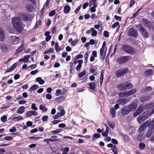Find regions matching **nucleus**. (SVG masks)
<instances>
[{"label":"nucleus","mask_w":154,"mask_h":154,"mask_svg":"<svg viewBox=\"0 0 154 154\" xmlns=\"http://www.w3.org/2000/svg\"><path fill=\"white\" fill-rule=\"evenodd\" d=\"M123 50L128 54H132L136 53V51L134 48L128 45H124L123 46Z\"/></svg>","instance_id":"nucleus-4"},{"label":"nucleus","mask_w":154,"mask_h":154,"mask_svg":"<svg viewBox=\"0 0 154 154\" xmlns=\"http://www.w3.org/2000/svg\"><path fill=\"white\" fill-rule=\"evenodd\" d=\"M150 98L149 96H144L140 98V100L141 102H144L149 100Z\"/></svg>","instance_id":"nucleus-32"},{"label":"nucleus","mask_w":154,"mask_h":154,"mask_svg":"<svg viewBox=\"0 0 154 154\" xmlns=\"http://www.w3.org/2000/svg\"><path fill=\"white\" fill-rule=\"evenodd\" d=\"M154 113V109H152L151 110H148L145 112L143 114L146 117V118L147 119L151 115H152Z\"/></svg>","instance_id":"nucleus-12"},{"label":"nucleus","mask_w":154,"mask_h":154,"mask_svg":"<svg viewBox=\"0 0 154 154\" xmlns=\"http://www.w3.org/2000/svg\"><path fill=\"white\" fill-rule=\"evenodd\" d=\"M153 128H149V130L145 135L147 138L149 137L153 134L154 131Z\"/></svg>","instance_id":"nucleus-15"},{"label":"nucleus","mask_w":154,"mask_h":154,"mask_svg":"<svg viewBox=\"0 0 154 154\" xmlns=\"http://www.w3.org/2000/svg\"><path fill=\"white\" fill-rule=\"evenodd\" d=\"M125 85L126 89L131 88L133 87L132 85L130 83L127 82H125Z\"/></svg>","instance_id":"nucleus-37"},{"label":"nucleus","mask_w":154,"mask_h":154,"mask_svg":"<svg viewBox=\"0 0 154 154\" xmlns=\"http://www.w3.org/2000/svg\"><path fill=\"white\" fill-rule=\"evenodd\" d=\"M128 70L127 69H120L116 73V75L118 77L122 76L128 72Z\"/></svg>","instance_id":"nucleus-5"},{"label":"nucleus","mask_w":154,"mask_h":154,"mask_svg":"<svg viewBox=\"0 0 154 154\" xmlns=\"http://www.w3.org/2000/svg\"><path fill=\"white\" fill-rule=\"evenodd\" d=\"M112 151L115 154H118L117 149L116 148V147L115 145H114L113 146V147L112 148Z\"/></svg>","instance_id":"nucleus-51"},{"label":"nucleus","mask_w":154,"mask_h":154,"mask_svg":"<svg viewBox=\"0 0 154 154\" xmlns=\"http://www.w3.org/2000/svg\"><path fill=\"white\" fill-rule=\"evenodd\" d=\"M107 48H101L100 50V58L101 60H104L105 58L107 51Z\"/></svg>","instance_id":"nucleus-7"},{"label":"nucleus","mask_w":154,"mask_h":154,"mask_svg":"<svg viewBox=\"0 0 154 154\" xmlns=\"http://www.w3.org/2000/svg\"><path fill=\"white\" fill-rule=\"evenodd\" d=\"M50 1V0H47L45 4L44 5V6H45L46 9H47L49 7Z\"/></svg>","instance_id":"nucleus-57"},{"label":"nucleus","mask_w":154,"mask_h":154,"mask_svg":"<svg viewBox=\"0 0 154 154\" xmlns=\"http://www.w3.org/2000/svg\"><path fill=\"white\" fill-rule=\"evenodd\" d=\"M4 139L5 140H11L13 139V137L11 136H6L4 138Z\"/></svg>","instance_id":"nucleus-64"},{"label":"nucleus","mask_w":154,"mask_h":154,"mask_svg":"<svg viewBox=\"0 0 154 154\" xmlns=\"http://www.w3.org/2000/svg\"><path fill=\"white\" fill-rule=\"evenodd\" d=\"M30 57V56L29 55L25 56L23 58L20 59L19 61L20 62H23L24 63L28 62L29 58Z\"/></svg>","instance_id":"nucleus-17"},{"label":"nucleus","mask_w":154,"mask_h":154,"mask_svg":"<svg viewBox=\"0 0 154 154\" xmlns=\"http://www.w3.org/2000/svg\"><path fill=\"white\" fill-rule=\"evenodd\" d=\"M128 35L130 36L135 37L137 36V32L135 29L133 28H131L129 30Z\"/></svg>","instance_id":"nucleus-10"},{"label":"nucleus","mask_w":154,"mask_h":154,"mask_svg":"<svg viewBox=\"0 0 154 154\" xmlns=\"http://www.w3.org/2000/svg\"><path fill=\"white\" fill-rule=\"evenodd\" d=\"M39 109L42 110V112H45L48 110V108L45 106L43 105H39Z\"/></svg>","instance_id":"nucleus-24"},{"label":"nucleus","mask_w":154,"mask_h":154,"mask_svg":"<svg viewBox=\"0 0 154 154\" xmlns=\"http://www.w3.org/2000/svg\"><path fill=\"white\" fill-rule=\"evenodd\" d=\"M86 73V72L85 70H83L82 72L79 73L78 74V78H81L85 75Z\"/></svg>","instance_id":"nucleus-34"},{"label":"nucleus","mask_w":154,"mask_h":154,"mask_svg":"<svg viewBox=\"0 0 154 154\" xmlns=\"http://www.w3.org/2000/svg\"><path fill=\"white\" fill-rule=\"evenodd\" d=\"M26 115L28 117H30L32 115L36 116L37 115V113L36 111L33 110H30L27 112Z\"/></svg>","instance_id":"nucleus-14"},{"label":"nucleus","mask_w":154,"mask_h":154,"mask_svg":"<svg viewBox=\"0 0 154 154\" xmlns=\"http://www.w3.org/2000/svg\"><path fill=\"white\" fill-rule=\"evenodd\" d=\"M70 7L68 5H65L64 8V13L65 14H68L70 12Z\"/></svg>","instance_id":"nucleus-26"},{"label":"nucleus","mask_w":154,"mask_h":154,"mask_svg":"<svg viewBox=\"0 0 154 154\" xmlns=\"http://www.w3.org/2000/svg\"><path fill=\"white\" fill-rule=\"evenodd\" d=\"M152 89V88L150 87H146L145 88L141 90V92L142 93L147 92L149 91H151Z\"/></svg>","instance_id":"nucleus-28"},{"label":"nucleus","mask_w":154,"mask_h":154,"mask_svg":"<svg viewBox=\"0 0 154 154\" xmlns=\"http://www.w3.org/2000/svg\"><path fill=\"white\" fill-rule=\"evenodd\" d=\"M128 106L122 109L121 113L123 115H125L128 114L130 112Z\"/></svg>","instance_id":"nucleus-18"},{"label":"nucleus","mask_w":154,"mask_h":154,"mask_svg":"<svg viewBox=\"0 0 154 154\" xmlns=\"http://www.w3.org/2000/svg\"><path fill=\"white\" fill-rule=\"evenodd\" d=\"M70 67L69 68L70 72L72 74L73 73V71L74 70L75 68V66L74 63H70Z\"/></svg>","instance_id":"nucleus-36"},{"label":"nucleus","mask_w":154,"mask_h":154,"mask_svg":"<svg viewBox=\"0 0 154 154\" xmlns=\"http://www.w3.org/2000/svg\"><path fill=\"white\" fill-rule=\"evenodd\" d=\"M123 136L125 141H128L129 140V138L127 135L124 134L123 135Z\"/></svg>","instance_id":"nucleus-59"},{"label":"nucleus","mask_w":154,"mask_h":154,"mask_svg":"<svg viewBox=\"0 0 154 154\" xmlns=\"http://www.w3.org/2000/svg\"><path fill=\"white\" fill-rule=\"evenodd\" d=\"M118 102L121 105H124L127 102V99L126 98H120L118 100Z\"/></svg>","instance_id":"nucleus-22"},{"label":"nucleus","mask_w":154,"mask_h":154,"mask_svg":"<svg viewBox=\"0 0 154 154\" xmlns=\"http://www.w3.org/2000/svg\"><path fill=\"white\" fill-rule=\"evenodd\" d=\"M55 48L57 52H59L61 50L59 46V44L58 42L55 43Z\"/></svg>","instance_id":"nucleus-42"},{"label":"nucleus","mask_w":154,"mask_h":154,"mask_svg":"<svg viewBox=\"0 0 154 154\" xmlns=\"http://www.w3.org/2000/svg\"><path fill=\"white\" fill-rule=\"evenodd\" d=\"M61 131V130L60 129H57L51 131V132L53 133L54 134H58Z\"/></svg>","instance_id":"nucleus-55"},{"label":"nucleus","mask_w":154,"mask_h":154,"mask_svg":"<svg viewBox=\"0 0 154 154\" xmlns=\"http://www.w3.org/2000/svg\"><path fill=\"white\" fill-rule=\"evenodd\" d=\"M35 81L36 82H38L39 84L41 85L43 84L45 82L44 80L42 79L40 77L37 78L36 79Z\"/></svg>","instance_id":"nucleus-23"},{"label":"nucleus","mask_w":154,"mask_h":154,"mask_svg":"<svg viewBox=\"0 0 154 154\" xmlns=\"http://www.w3.org/2000/svg\"><path fill=\"white\" fill-rule=\"evenodd\" d=\"M118 95L119 97H123L128 96L127 91L119 93L118 94Z\"/></svg>","instance_id":"nucleus-33"},{"label":"nucleus","mask_w":154,"mask_h":154,"mask_svg":"<svg viewBox=\"0 0 154 154\" xmlns=\"http://www.w3.org/2000/svg\"><path fill=\"white\" fill-rule=\"evenodd\" d=\"M97 0H90L89 2V6L90 7L92 6L93 5H97L96 3V2Z\"/></svg>","instance_id":"nucleus-43"},{"label":"nucleus","mask_w":154,"mask_h":154,"mask_svg":"<svg viewBox=\"0 0 154 154\" xmlns=\"http://www.w3.org/2000/svg\"><path fill=\"white\" fill-rule=\"evenodd\" d=\"M153 72V70L152 69H148L145 72V74L147 76H149L151 75Z\"/></svg>","instance_id":"nucleus-27"},{"label":"nucleus","mask_w":154,"mask_h":154,"mask_svg":"<svg viewBox=\"0 0 154 154\" xmlns=\"http://www.w3.org/2000/svg\"><path fill=\"white\" fill-rule=\"evenodd\" d=\"M131 59V57L129 56H125L119 58L118 59L119 63H123L127 62V61Z\"/></svg>","instance_id":"nucleus-6"},{"label":"nucleus","mask_w":154,"mask_h":154,"mask_svg":"<svg viewBox=\"0 0 154 154\" xmlns=\"http://www.w3.org/2000/svg\"><path fill=\"white\" fill-rule=\"evenodd\" d=\"M146 108V106L141 104L140 105L135 112L133 114L134 117H136L138 116L140 113L143 112Z\"/></svg>","instance_id":"nucleus-3"},{"label":"nucleus","mask_w":154,"mask_h":154,"mask_svg":"<svg viewBox=\"0 0 154 154\" xmlns=\"http://www.w3.org/2000/svg\"><path fill=\"white\" fill-rule=\"evenodd\" d=\"M56 13V11L54 10H53L51 11L49 14V16L52 17L54 16Z\"/></svg>","instance_id":"nucleus-58"},{"label":"nucleus","mask_w":154,"mask_h":154,"mask_svg":"<svg viewBox=\"0 0 154 154\" xmlns=\"http://www.w3.org/2000/svg\"><path fill=\"white\" fill-rule=\"evenodd\" d=\"M20 17L24 21H27L29 20V16L28 14H22L20 16Z\"/></svg>","instance_id":"nucleus-21"},{"label":"nucleus","mask_w":154,"mask_h":154,"mask_svg":"<svg viewBox=\"0 0 154 154\" xmlns=\"http://www.w3.org/2000/svg\"><path fill=\"white\" fill-rule=\"evenodd\" d=\"M7 119V117L5 115L3 116L1 118V121L3 122H5Z\"/></svg>","instance_id":"nucleus-56"},{"label":"nucleus","mask_w":154,"mask_h":154,"mask_svg":"<svg viewBox=\"0 0 154 154\" xmlns=\"http://www.w3.org/2000/svg\"><path fill=\"white\" fill-rule=\"evenodd\" d=\"M10 40L12 41V43L14 44H17L19 40V38L18 37H16L15 36H11L10 37Z\"/></svg>","instance_id":"nucleus-20"},{"label":"nucleus","mask_w":154,"mask_h":154,"mask_svg":"<svg viewBox=\"0 0 154 154\" xmlns=\"http://www.w3.org/2000/svg\"><path fill=\"white\" fill-rule=\"evenodd\" d=\"M137 104L136 102H132L131 104L128 106L130 112L134 111L137 108Z\"/></svg>","instance_id":"nucleus-9"},{"label":"nucleus","mask_w":154,"mask_h":154,"mask_svg":"<svg viewBox=\"0 0 154 154\" xmlns=\"http://www.w3.org/2000/svg\"><path fill=\"white\" fill-rule=\"evenodd\" d=\"M38 88V85L35 84L33 85L32 87L29 89V91H32L36 90Z\"/></svg>","instance_id":"nucleus-44"},{"label":"nucleus","mask_w":154,"mask_h":154,"mask_svg":"<svg viewBox=\"0 0 154 154\" xmlns=\"http://www.w3.org/2000/svg\"><path fill=\"white\" fill-rule=\"evenodd\" d=\"M109 132V129L108 128H106V130L102 133V135L105 137H106L108 135Z\"/></svg>","instance_id":"nucleus-48"},{"label":"nucleus","mask_w":154,"mask_h":154,"mask_svg":"<svg viewBox=\"0 0 154 154\" xmlns=\"http://www.w3.org/2000/svg\"><path fill=\"white\" fill-rule=\"evenodd\" d=\"M26 9L29 12H32L33 9L32 6L31 5H27L26 7Z\"/></svg>","instance_id":"nucleus-47"},{"label":"nucleus","mask_w":154,"mask_h":154,"mask_svg":"<svg viewBox=\"0 0 154 154\" xmlns=\"http://www.w3.org/2000/svg\"><path fill=\"white\" fill-rule=\"evenodd\" d=\"M119 25V23L118 22H115L114 24L112 25V27L113 28H115Z\"/></svg>","instance_id":"nucleus-61"},{"label":"nucleus","mask_w":154,"mask_h":154,"mask_svg":"<svg viewBox=\"0 0 154 154\" xmlns=\"http://www.w3.org/2000/svg\"><path fill=\"white\" fill-rule=\"evenodd\" d=\"M142 22L145 26L149 28H151V27L150 26V23L146 19H143L142 20Z\"/></svg>","instance_id":"nucleus-19"},{"label":"nucleus","mask_w":154,"mask_h":154,"mask_svg":"<svg viewBox=\"0 0 154 154\" xmlns=\"http://www.w3.org/2000/svg\"><path fill=\"white\" fill-rule=\"evenodd\" d=\"M41 20H39L36 23L35 25V26L34 28L35 29L38 28L40 27L41 25Z\"/></svg>","instance_id":"nucleus-45"},{"label":"nucleus","mask_w":154,"mask_h":154,"mask_svg":"<svg viewBox=\"0 0 154 154\" xmlns=\"http://www.w3.org/2000/svg\"><path fill=\"white\" fill-rule=\"evenodd\" d=\"M146 126H147L150 128H154V119L151 122L148 120L142 124L139 128V132H140L144 131Z\"/></svg>","instance_id":"nucleus-2"},{"label":"nucleus","mask_w":154,"mask_h":154,"mask_svg":"<svg viewBox=\"0 0 154 154\" xmlns=\"http://www.w3.org/2000/svg\"><path fill=\"white\" fill-rule=\"evenodd\" d=\"M12 23L16 30L18 32L22 30L23 28V25L21 20L17 17L12 19Z\"/></svg>","instance_id":"nucleus-1"},{"label":"nucleus","mask_w":154,"mask_h":154,"mask_svg":"<svg viewBox=\"0 0 154 154\" xmlns=\"http://www.w3.org/2000/svg\"><path fill=\"white\" fill-rule=\"evenodd\" d=\"M146 119V117L143 114L137 119L138 122L140 124L141 123Z\"/></svg>","instance_id":"nucleus-13"},{"label":"nucleus","mask_w":154,"mask_h":154,"mask_svg":"<svg viewBox=\"0 0 154 154\" xmlns=\"http://www.w3.org/2000/svg\"><path fill=\"white\" fill-rule=\"evenodd\" d=\"M139 31L145 38H147L149 37V35L147 31L144 29V27L142 26H140L139 27Z\"/></svg>","instance_id":"nucleus-8"},{"label":"nucleus","mask_w":154,"mask_h":154,"mask_svg":"<svg viewBox=\"0 0 154 154\" xmlns=\"http://www.w3.org/2000/svg\"><path fill=\"white\" fill-rule=\"evenodd\" d=\"M54 51V48H50L49 49L46 50L44 52V53L45 54H48V53H52Z\"/></svg>","instance_id":"nucleus-35"},{"label":"nucleus","mask_w":154,"mask_h":154,"mask_svg":"<svg viewBox=\"0 0 154 154\" xmlns=\"http://www.w3.org/2000/svg\"><path fill=\"white\" fill-rule=\"evenodd\" d=\"M23 49V45L20 46L17 50L16 53L18 54L19 53L22 51Z\"/></svg>","instance_id":"nucleus-46"},{"label":"nucleus","mask_w":154,"mask_h":154,"mask_svg":"<svg viewBox=\"0 0 154 154\" xmlns=\"http://www.w3.org/2000/svg\"><path fill=\"white\" fill-rule=\"evenodd\" d=\"M84 57L85 59V62H86L88 57V52H86L85 53Z\"/></svg>","instance_id":"nucleus-62"},{"label":"nucleus","mask_w":154,"mask_h":154,"mask_svg":"<svg viewBox=\"0 0 154 154\" xmlns=\"http://www.w3.org/2000/svg\"><path fill=\"white\" fill-rule=\"evenodd\" d=\"M65 113V111L64 110H62L60 111V112L59 114L60 115V116H63Z\"/></svg>","instance_id":"nucleus-63"},{"label":"nucleus","mask_w":154,"mask_h":154,"mask_svg":"<svg viewBox=\"0 0 154 154\" xmlns=\"http://www.w3.org/2000/svg\"><path fill=\"white\" fill-rule=\"evenodd\" d=\"M51 140H52L51 141V142L53 141H57L58 142L60 141V139H57V137L55 135L51 136Z\"/></svg>","instance_id":"nucleus-31"},{"label":"nucleus","mask_w":154,"mask_h":154,"mask_svg":"<svg viewBox=\"0 0 154 154\" xmlns=\"http://www.w3.org/2000/svg\"><path fill=\"white\" fill-rule=\"evenodd\" d=\"M5 34L3 29L0 27V40L3 41L5 38Z\"/></svg>","instance_id":"nucleus-16"},{"label":"nucleus","mask_w":154,"mask_h":154,"mask_svg":"<svg viewBox=\"0 0 154 154\" xmlns=\"http://www.w3.org/2000/svg\"><path fill=\"white\" fill-rule=\"evenodd\" d=\"M25 111V107L23 106H22L19 107L17 111V112L18 114H21L23 113Z\"/></svg>","instance_id":"nucleus-25"},{"label":"nucleus","mask_w":154,"mask_h":154,"mask_svg":"<svg viewBox=\"0 0 154 154\" xmlns=\"http://www.w3.org/2000/svg\"><path fill=\"white\" fill-rule=\"evenodd\" d=\"M109 126L112 128H114L115 125V123L113 122H109L108 123Z\"/></svg>","instance_id":"nucleus-60"},{"label":"nucleus","mask_w":154,"mask_h":154,"mask_svg":"<svg viewBox=\"0 0 154 154\" xmlns=\"http://www.w3.org/2000/svg\"><path fill=\"white\" fill-rule=\"evenodd\" d=\"M93 7H92L90 8V11L91 12H94L96 11V9L95 8H96L97 5H93Z\"/></svg>","instance_id":"nucleus-52"},{"label":"nucleus","mask_w":154,"mask_h":154,"mask_svg":"<svg viewBox=\"0 0 154 154\" xmlns=\"http://www.w3.org/2000/svg\"><path fill=\"white\" fill-rule=\"evenodd\" d=\"M88 85L91 90H93L95 89V84L94 82L89 83Z\"/></svg>","instance_id":"nucleus-38"},{"label":"nucleus","mask_w":154,"mask_h":154,"mask_svg":"<svg viewBox=\"0 0 154 154\" xmlns=\"http://www.w3.org/2000/svg\"><path fill=\"white\" fill-rule=\"evenodd\" d=\"M146 145L143 143H140L139 144V149L141 150H143L145 147Z\"/></svg>","instance_id":"nucleus-49"},{"label":"nucleus","mask_w":154,"mask_h":154,"mask_svg":"<svg viewBox=\"0 0 154 154\" xmlns=\"http://www.w3.org/2000/svg\"><path fill=\"white\" fill-rule=\"evenodd\" d=\"M145 138V136L143 135H139L137 137V140L140 141H141Z\"/></svg>","instance_id":"nucleus-40"},{"label":"nucleus","mask_w":154,"mask_h":154,"mask_svg":"<svg viewBox=\"0 0 154 154\" xmlns=\"http://www.w3.org/2000/svg\"><path fill=\"white\" fill-rule=\"evenodd\" d=\"M100 135L99 134L95 133L93 135V139L94 140L96 138H99L100 137Z\"/></svg>","instance_id":"nucleus-50"},{"label":"nucleus","mask_w":154,"mask_h":154,"mask_svg":"<svg viewBox=\"0 0 154 154\" xmlns=\"http://www.w3.org/2000/svg\"><path fill=\"white\" fill-rule=\"evenodd\" d=\"M136 91L137 90L136 89L133 88L129 91H127L128 96L134 94L136 92Z\"/></svg>","instance_id":"nucleus-29"},{"label":"nucleus","mask_w":154,"mask_h":154,"mask_svg":"<svg viewBox=\"0 0 154 154\" xmlns=\"http://www.w3.org/2000/svg\"><path fill=\"white\" fill-rule=\"evenodd\" d=\"M42 138V137H29V139L30 140H36Z\"/></svg>","instance_id":"nucleus-54"},{"label":"nucleus","mask_w":154,"mask_h":154,"mask_svg":"<svg viewBox=\"0 0 154 154\" xmlns=\"http://www.w3.org/2000/svg\"><path fill=\"white\" fill-rule=\"evenodd\" d=\"M125 85V82L123 83H120L118 85L117 87L120 91H123L126 90Z\"/></svg>","instance_id":"nucleus-11"},{"label":"nucleus","mask_w":154,"mask_h":154,"mask_svg":"<svg viewBox=\"0 0 154 154\" xmlns=\"http://www.w3.org/2000/svg\"><path fill=\"white\" fill-rule=\"evenodd\" d=\"M91 31L92 32L91 35L92 36H94L97 35V32L94 28H91Z\"/></svg>","instance_id":"nucleus-39"},{"label":"nucleus","mask_w":154,"mask_h":154,"mask_svg":"<svg viewBox=\"0 0 154 154\" xmlns=\"http://www.w3.org/2000/svg\"><path fill=\"white\" fill-rule=\"evenodd\" d=\"M110 112L112 117L115 118L116 116V110L113 108H111L110 109Z\"/></svg>","instance_id":"nucleus-30"},{"label":"nucleus","mask_w":154,"mask_h":154,"mask_svg":"<svg viewBox=\"0 0 154 154\" xmlns=\"http://www.w3.org/2000/svg\"><path fill=\"white\" fill-rule=\"evenodd\" d=\"M35 105L36 104L34 103H32L31 105V107L34 110H38V108Z\"/></svg>","instance_id":"nucleus-53"},{"label":"nucleus","mask_w":154,"mask_h":154,"mask_svg":"<svg viewBox=\"0 0 154 154\" xmlns=\"http://www.w3.org/2000/svg\"><path fill=\"white\" fill-rule=\"evenodd\" d=\"M23 118L20 116H18L14 117L12 119V120L13 121H18L20 120H22Z\"/></svg>","instance_id":"nucleus-41"}]
</instances>
